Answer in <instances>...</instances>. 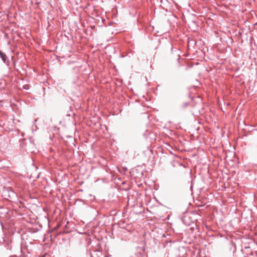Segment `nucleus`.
Masks as SVG:
<instances>
[{
    "instance_id": "nucleus-5",
    "label": "nucleus",
    "mask_w": 257,
    "mask_h": 257,
    "mask_svg": "<svg viewBox=\"0 0 257 257\" xmlns=\"http://www.w3.org/2000/svg\"><path fill=\"white\" fill-rule=\"evenodd\" d=\"M163 0H161V2L162 3Z\"/></svg>"
},
{
    "instance_id": "nucleus-2",
    "label": "nucleus",
    "mask_w": 257,
    "mask_h": 257,
    "mask_svg": "<svg viewBox=\"0 0 257 257\" xmlns=\"http://www.w3.org/2000/svg\"><path fill=\"white\" fill-rule=\"evenodd\" d=\"M0 56L2 58V59L3 60V61L6 63V60H7V57L6 56V55L3 53L2 51H0Z\"/></svg>"
},
{
    "instance_id": "nucleus-1",
    "label": "nucleus",
    "mask_w": 257,
    "mask_h": 257,
    "mask_svg": "<svg viewBox=\"0 0 257 257\" xmlns=\"http://www.w3.org/2000/svg\"><path fill=\"white\" fill-rule=\"evenodd\" d=\"M91 257H102V252L97 250H93L90 252Z\"/></svg>"
},
{
    "instance_id": "nucleus-3",
    "label": "nucleus",
    "mask_w": 257,
    "mask_h": 257,
    "mask_svg": "<svg viewBox=\"0 0 257 257\" xmlns=\"http://www.w3.org/2000/svg\"><path fill=\"white\" fill-rule=\"evenodd\" d=\"M133 257H144V255L141 253H138L136 254L135 256Z\"/></svg>"
},
{
    "instance_id": "nucleus-4",
    "label": "nucleus",
    "mask_w": 257,
    "mask_h": 257,
    "mask_svg": "<svg viewBox=\"0 0 257 257\" xmlns=\"http://www.w3.org/2000/svg\"><path fill=\"white\" fill-rule=\"evenodd\" d=\"M24 88L25 89H27L28 88H27V86H24Z\"/></svg>"
}]
</instances>
